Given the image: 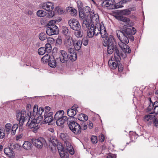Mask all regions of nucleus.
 I'll use <instances>...</instances> for the list:
<instances>
[{
	"instance_id": "f257e3e1",
	"label": "nucleus",
	"mask_w": 158,
	"mask_h": 158,
	"mask_svg": "<svg viewBox=\"0 0 158 158\" xmlns=\"http://www.w3.org/2000/svg\"><path fill=\"white\" fill-rule=\"evenodd\" d=\"M44 111V109L41 107L38 109L37 105H35L34 107L33 112L31 113L32 115V120L31 122L29 127L30 128H39L40 127L39 123L42 119L43 116H42V113Z\"/></svg>"
},
{
	"instance_id": "f03ea898",
	"label": "nucleus",
	"mask_w": 158,
	"mask_h": 158,
	"mask_svg": "<svg viewBox=\"0 0 158 158\" xmlns=\"http://www.w3.org/2000/svg\"><path fill=\"white\" fill-rule=\"evenodd\" d=\"M16 117L17 120L19 121V127L23 125V123L25 121L32 120L33 117L31 115V112L26 113V111L23 110L21 111H18L16 112Z\"/></svg>"
},
{
	"instance_id": "7ed1b4c3",
	"label": "nucleus",
	"mask_w": 158,
	"mask_h": 158,
	"mask_svg": "<svg viewBox=\"0 0 158 158\" xmlns=\"http://www.w3.org/2000/svg\"><path fill=\"white\" fill-rule=\"evenodd\" d=\"M116 43L112 36L106 37L104 40L103 45L104 46H108L107 52L109 54H112L115 46Z\"/></svg>"
},
{
	"instance_id": "20e7f679",
	"label": "nucleus",
	"mask_w": 158,
	"mask_h": 158,
	"mask_svg": "<svg viewBox=\"0 0 158 158\" xmlns=\"http://www.w3.org/2000/svg\"><path fill=\"white\" fill-rule=\"evenodd\" d=\"M119 35H125L128 36L130 35H134L136 33V30L134 27L124 25L121 30H118Z\"/></svg>"
},
{
	"instance_id": "39448f33",
	"label": "nucleus",
	"mask_w": 158,
	"mask_h": 158,
	"mask_svg": "<svg viewBox=\"0 0 158 158\" xmlns=\"http://www.w3.org/2000/svg\"><path fill=\"white\" fill-rule=\"evenodd\" d=\"M40 7L49 12H51V15H49L48 17L51 18L54 15V13L52 11L54 8V4L51 2H45L40 5Z\"/></svg>"
},
{
	"instance_id": "423d86ee",
	"label": "nucleus",
	"mask_w": 158,
	"mask_h": 158,
	"mask_svg": "<svg viewBox=\"0 0 158 158\" xmlns=\"http://www.w3.org/2000/svg\"><path fill=\"white\" fill-rule=\"evenodd\" d=\"M90 7L86 6L84 7L82 11H79V17L81 19H84L85 18H90L89 16L91 15V11Z\"/></svg>"
},
{
	"instance_id": "0eeeda50",
	"label": "nucleus",
	"mask_w": 158,
	"mask_h": 158,
	"mask_svg": "<svg viewBox=\"0 0 158 158\" xmlns=\"http://www.w3.org/2000/svg\"><path fill=\"white\" fill-rule=\"evenodd\" d=\"M68 24L70 28L75 31H78L81 28L79 21L76 19H71L68 21Z\"/></svg>"
},
{
	"instance_id": "6e6552de",
	"label": "nucleus",
	"mask_w": 158,
	"mask_h": 158,
	"mask_svg": "<svg viewBox=\"0 0 158 158\" xmlns=\"http://www.w3.org/2000/svg\"><path fill=\"white\" fill-rule=\"evenodd\" d=\"M89 16L90 18L88 17L87 19H89L90 21H91V23H92V24L97 26L100 25L99 16L98 14H94V11L92 10Z\"/></svg>"
},
{
	"instance_id": "1a4fd4ad",
	"label": "nucleus",
	"mask_w": 158,
	"mask_h": 158,
	"mask_svg": "<svg viewBox=\"0 0 158 158\" xmlns=\"http://www.w3.org/2000/svg\"><path fill=\"white\" fill-rule=\"evenodd\" d=\"M116 34L118 38L120 41V42L118 43V45L120 47H122L123 46V45L124 44H127L128 43L129 39L127 35H119L118 33V31H116Z\"/></svg>"
},
{
	"instance_id": "9d476101",
	"label": "nucleus",
	"mask_w": 158,
	"mask_h": 158,
	"mask_svg": "<svg viewBox=\"0 0 158 158\" xmlns=\"http://www.w3.org/2000/svg\"><path fill=\"white\" fill-rule=\"evenodd\" d=\"M31 141L34 145L37 148H42L43 144L46 142L45 139L42 137H40L38 139H32Z\"/></svg>"
},
{
	"instance_id": "9b49d317",
	"label": "nucleus",
	"mask_w": 158,
	"mask_h": 158,
	"mask_svg": "<svg viewBox=\"0 0 158 158\" xmlns=\"http://www.w3.org/2000/svg\"><path fill=\"white\" fill-rule=\"evenodd\" d=\"M60 62L65 63L68 60V54L66 52L63 50H60L58 52Z\"/></svg>"
},
{
	"instance_id": "f8f14e48",
	"label": "nucleus",
	"mask_w": 158,
	"mask_h": 158,
	"mask_svg": "<svg viewBox=\"0 0 158 158\" xmlns=\"http://www.w3.org/2000/svg\"><path fill=\"white\" fill-rule=\"evenodd\" d=\"M46 33L49 35L51 36L58 34L59 29L57 26L53 27H48L46 30Z\"/></svg>"
},
{
	"instance_id": "ddd939ff",
	"label": "nucleus",
	"mask_w": 158,
	"mask_h": 158,
	"mask_svg": "<svg viewBox=\"0 0 158 158\" xmlns=\"http://www.w3.org/2000/svg\"><path fill=\"white\" fill-rule=\"evenodd\" d=\"M67 123L69 128H77L80 127V125L73 120L72 118H68L67 119Z\"/></svg>"
},
{
	"instance_id": "4468645a",
	"label": "nucleus",
	"mask_w": 158,
	"mask_h": 158,
	"mask_svg": "<svg viewBox=\"0 0 158 158\" xmlns=\"http://www.w3.org/2000/svg\"><path fill=\"white\" fill-rule=\"evenodd\" d=\"M68 54L69 58L71 61H74L77 59V53L76 51L74 50L73 48L69 49Z\"/></svg>"
},
{
	"instance_id": "2eb2a0df",
	"label": "nucleus",
	"mask_w": 158,
	"mask_h": 158,
	"mask_svg": "<svg viewBox=\"0 0 158 158\" xmlns=\"http://www.w3.org/2000/svg\"><path fill=\"white\" fill-rule=\"evenodd\" d=\"M53 114L52 112H49L48 114L44 113V122L45 123H49L48 125H52L53 124L51 123V122L53 120L52 115Z\"/></svg>"
},
{
	"instance_id": "dca6fc26",
	"label": "nucleus",
	"mask_w": 158,
	"mask_h": 158,
	"mask_svg": "<svg viewBox=\"0 0 158 158\" xmlns=\"http://www.w3.org/2000/svg\"><path fill=\"white\" fill-rule=\"evenodd\" d=\"M73 41L71 37L67 36L66 37L64 41L65 46L68 48H72L73 44Z\"/></svg>"
},
{
	"instance_id": "f3484780",
	"label": "nucleus",
	"mask_w": 158,
	"mask_h": 158,
	"mask_svg": "<svg viewBox=\"0 0 158 158\" xmlns=\"http://www.w3.org/2000/svg\"><path fill=\"white\" fill-rule=\"evenodd\" d=\"M65 146L67 150L72 155L74 154V151L73 147L70 143V139L64 142Z\"/></svg>"
},
{
	"instance_id": "a211bd4d",
	"label": "nucleus",
	"mask_w": 158,
	"mask_h": 158,
	"mask_svg": "<svg viewBox=\"0 0 158 158\" xmlns=\"http://www.w3.org/2000/svg\"><path fill=\"white\" fill-rule=\"evenodd\" d=\"M4 151V153L10 158H13L15 156V153L11 148H5Z\"/></svg>"
},
{
	"instance_id": "6ab92c4d",
	"label": "nucleus",
	"mask_w": 158,
	"mask_h": 158,
	"mask_svg": "<svg viewBox=\"0 0 158 158\" xmlns=\"http://www.w3.org/2000/svg\"><path fill=\"white\" fill-rule=\"evenodd\" d=\"M67 117L66 116H64L62 118H60L56 120V125L59 127H60L61 128L64 127V123L65 122Z\"/></svg>"
},
{
	"instance_id": "aec40b11",
	"label": "nucleus",
	"mask_w": 158,
	"mask_h": 158,
	"mask_svg": "<svg viewBox=\"0 0 158 158\" xmlns=\"http://www.w3.org/2000/svg\"><path fill=\"white\" fill-rule=\"evenodd\" d=\"M48 61L49 65L52 68H54L56 65H58L60 62L59 61V59L58 58H57L56 60L54 59H52L51 58Z\"/></svg>"
},
{
	"instance_id": "412c9836",
	"label": "nucleus",
	"mask_w": 158,
	"mask_h": 158,
	"mask_svg": "<svg viewBox=\"0 0 158 158\" xmlns=\"http://www.w3.org/2000/svg\"><path fill=\"white\" fill-rule=\"evenodd\" d=\"M82 19L83 20L82 23V27L85 30H87L88 29H89V27H90L91 26L90 20L89 19H87V18H85Z\"/></svg>"
},
{
	"instance_id": "4be33fe9",
	"label": "nucleus",
	"mask_w": 158,
	"mask_h": 158,
	"mask_svg": "<svg viewBox=\"0 0 158 158\" xmlns=\"http://www.w3.org/2000/svg\"><path fill=\"white\" fill-rule=\"evenodd\" d=\"M115 3L114 0H107L103 1L101 5L103 7H107L114 4Z\"/></svg>"
},
{
	"instance_id": "5701e85b",
	"label": "nucleus",
	"mask_w": 158,
	"mask_h": 158,
	"mask_svg": "<svg viewBox=\"0 0 158 158\" xmlns=\"http://www.w3.org/2000/svg\"><path fill=\"white\" fill-rule=\"evenodd\" d=\"M92 27H94V32L95 35H97L98 34L100 33L102 27L100 25L97 26L96 25H94V24H92Z\"/></svg>"
},
{
	"instance_id": "b1692460",
	"label": "nucleus",
	"mask_w": 158,
	"mask_h": 158,
	"mask_svg": "<svg viewBox=\"0 0 158 158\" xmlns=\"http://www.w3.org/2000/svg\"><path fill=\"white\" fill-rule=\"evenodd\" d=\"M82 44V42L81 41L75 40L73 41V44L75 49L78 50L81 48Z\"/></svg>"
},
{
	"instance_id": "393cba45",
	"label": "nucleus",
	"mask_w": 158,
	"mask_h": 158,
	"mask_svg": "<svg viewBox=\"0 0 158 158\" xmlns=\"http://www.w3.org/2000/svg\"><path fill=\"white\" fill-rule=\"evenodd\" d=\"M64 114V111L63 110H59L57 111L54 116V118L57 120L62 118Z\"/></svg>"
},
{
	"instance_id": "a878e982",
	"label": "nucleus",
	"mask_w": 158,
	"mask_h": 158,
	"mask_svg": "<svg viewBox=\"0 0 158 158\" xmlns=\"http://www.w3.org/2000/svg\"><path fill=\"white\" fill-rule=\"evenodd\" d=\"M77 110L73 109H69L67 110V114L68 116L71 117L74 116L77 114Z\"/></svg>"
},
{
	"instance_id": "bb28decb",
	"label": "nucleus",
	"mask_w": 158,
	"mask_h": 158,
	"mask_svg": "<svg viewBox=\"0 0 158 158\" xmlns=\"http://www.w3.org/2000/svg\"><path fill=\"white\" fill-rule=\"evenodd\" d=\"M127 44H124L123 45V46L122 47H120L125 53H129L130 52L131 50L129 46Z\"/></svg>"
},
{
	"instance_id": "cd10ccee",
	"label": "nucleus",
	"mask_w": 158,
	"mask_h": 158,
	"mask_svg": "<svg viewBox=\"0 0 158 158\" xmlns=\"http://www.w3.org/2000/svg\"><path fill=\"white\" fill-rule=\"evenodd\" d=\"M87 31V36L89 38H92L94 35V27H92V24L91 25V26L90 28L89 29H88Z\"/></svg>"
},
{
	"instance_id": "c85d7f7f",
	"label": "nucleus",
	"mask_w": 158,
	"mask_h": 158,
	"mask_svg": "<svg viewBox=\"0 0 158 158\" xmlns=\"http://www.w3.org/2000/svg\"><path fill=\"white\" fill-rule=\"evenodd\" d=\"M61 158H68V152L64 149L59 152Z\"/></svg>"
},
{
	"instance_id": "c756f323",
	"label": "nucleus",
	"mask_w": 158,
	"mask_h": 158,
	"mask_svg": "<svg viewBox=\"0 0 158 158\" xmlns=\"http://www.w3.org/2000/svg\"><path fill=\"white\" fill-rule=\"evenodd\" d=\"M32 144L31 143L28 141H25L23 145V148L26 150H29L31 148Z\"/></svg>"
},
{
	"instance_id": "7c9ffc66",
	"label": "nucleus",
	"mask_w": 158,
	"mask_h": 158,
	"mask_svg": "<svg viewBox=\"0 0 158 158\" xmlns=\"http://www.w3.org/2000/svg\"><path fill=\"white\" fill-rule=\"evenodd\" d=\"M78 119L81 121H85L88 119V117L83 114H81L78 116Z\"/></svg>"
},
{
	"instance_id": "2f4dec72",
	"label": "nucleus",
	"mask_w": 158,
	"mask_h": 158,
	"mask_svg": "<svg viewBox=\"0 0 158 158\" xmlns=\"http://www.w3.org/2000/svg\"><path fill=\"white\" fill-rule=\"evenodd\" d=\"M60 137L64 142L70 139L69 136L66 134L61 133L60 135Z\"/></svg>"
},
{
	"instance_id": "473e14b6",
	"label": "nucleus",
	"mask_w": 158,
	"mask_h": 158,
	"mask_svg": "<svg viewBox=\"0 0 158 158\" xmlns=\"http://www.w3.org/2000/svg\"><path fill=\"white\" fill-rule=\"evenodd\" d=\"M108 65L110 68L112 69H115L117 68V64L112 60L108 61Z\"/></svg>"
},
{
	"instance_id": "72a5a7b5",
	"label": "nucleus",
	"mask_w": 158,
	"mask_h": 158,
	"mask_svg": "<svg viewBox=\"0 0 158 158\" xmlns=\"http://www.w3.org/2000/svg\"><path fill=\"white\" fill-rule=\"evenodd\" d=\"M155 117L154 115H152V114H150L149 115L145 116L144 118V121L146 122L150 121L153 119ZM150 122V121H149Z\"/></svg>"
},
{
	"instance_id": "f704fd0d",
	"label": "nucleus",
	"mask_w": 158,
	"mask_h": 158,
	"mask_svg": "<svg viewBox=\"0 0 158 158\" xmlns=\"http://www.w3.org/2000/svg\"><path fill=\"white\" fill-rule=\"evenodd\" d=\"M131 10V8L129 9H126L123 10H121L120 11V12L123 15H127L130 14Z\"/></svg>"
},
{
	"instance_id": "c9c22d12",
	"label": "nucleus",
	"mask_w": 158,
	"mask_h": 158,
	"mask_svg": "<svg viewBox=\"0 0 158 158\" xmlns=\"http://www.w3.org/2000/svg\"><path fill=\"white\" fill-rule=\"evenodd\" d=\"M36 14L37 16L39 17H44L46 16L47 13L46 12L43 10H39L36 12Z\"/></svg>"
},
{
	"instance_id": "e433bc0d",
	"label": "nucleus",
	"mask_w": 158,
	"mask_h": 158,
	"mask_svg": "<svg viewBox=\"0 0 158 158\" xmlns=\"http://www.w3.org/2000/svg\"><path fill=\"white\" fill-rule=\"evenodd\" d=\"M45 51L48 53H49L51 52L52 49V47L50 43H48L45 44Z\"/></svg>"
},
{
	"instance_id": "4c0bfd02",
	"label": "nucleus",
	"mask_w": 158,
	"mask_h": 158,
	"mask_svg": "<svg viewBox=\"0 0 158 158\" xmlns=\"http://www.w3.org/2000/svg\"><path fill=\"white\" fill-rule=\"evenodd\" d=\"M68 10L71 15L73 16L76 15L77 13V11L75 9L70 7L69 8Z\"/></svg>"
},
{
	"instance_id": "58836bf2",
	"label": "nucleus",
	"mask_w": 158,
	"mask_h": 158,
	"mask_svg": "<svg viewBox=\"0 0 158 158\" xmlns=\"http://www.w3.org/2000/svg\"><path fill=\"white\" fill-rule=\"evenodd\" d=\"M39 39L41 40H44L47 38V35L44 32L40 33L39 35Z\"/></svg>"
},
{
	"instance_id": "ea45409f",
	"label": "nucleus",
	"mask_w": 158,
	"mask_h": 158,
	"mask_svg": "<svg viewBox=\"0 0 158 158\" xmlns=\"http://www.w3.org/2000/svg\"><path fill=\"white\" fill-rule=\"evenodd\" d=\"M102 28V27L100 33L102 38H105L107 36V35L106 30Z\"/></svg>"
},
{
	"instance_id": "a19ab883",
	"label": "nucleus",
	"mask_w": 158,
	"mask_h": 158,
	"mask_svg": "<svg viewBox=\"0 0 158 158\" xmlns=\"http://www.w3.org/2000/svg\"><path fill=\"white\" fill-rule=\"evenodd\" d=\"M50 59V56L48 53L42 57L41 60L43 62H48Z\"/></svg>"
},
{
	"instance_id": "79ce46f5",
	"label": "nucleus",
	"mask_w": 158,
	"mask_h": 158,
	"mask_svg": "<svg viewBox=\"0 0 158 158\" xmlns=\"http://www.w3.org/2000/svg\"><path fill=\"white\" fill-rule=\"evenodd\" d=\"M46 52L44 47H41L38 50V53L40 55H43Z\"/></svg>"
},
{
	"instance_id": "37998d69",
	"label": "nucleus",
	"mask_w": 158,
	"mask_h": 158,
	"mask_svg": "<svg viewBox=\"0 0 158 158\" xmlns=\"http://www.w3.org/2000/svg\"><path fill=\"white\" fill-rule=\"evenodd\" d=\"M63 33L65 35H67L69 33V31L68 27H64L62 28Z\"/></svg>"
},
{
	"instance_id": "c03bdc74",
	"label": "nucleus",
	"mask_w": 158,
	"mask_h": 158,
	"mask_svg": "<svg viewBox=\"0 0 158 158\" xmlns=\"http://www.w3.org/2000/svg\"><path fill=\"white\" fill-rule=\"evenodd\" d=\"M56 147L59 152L64 149L61 143H58L57 144Z\"/></svg>"
},
{
	"instance_id": "a18cd8bd",
	"label": "nucleus",
	"mask_w": 158,
	"mask_h": 158,
	"mask_svg": "<svg viewBox=\"0 0 158 158\" xmlns=\"http://www.w3.org/2000/svg\"><path fill=\"white\" fill-rule=\"evenodd\" d=\"M91 140L93 144H95L98 142L97 138L96 136H92L91 138Z\"/></svg>"
},
{
	"instance_id": "49530a36",
	"label": "nucleus",
	"mask_w": 158,
	"mask_h": 158,
	"mask_svg": "<svg viewBox=\"0 0 158 158\" xmlns=\"http://www.w3.org/2000/svg\"><path fill=\"white\" fill-rule=\"evenodd\" d=\"M75 135H77L81 133V129H70Z\"/></svg>"
},
{
	"instance_id": "de8ad7c7",
	"label": "nucleus",
	"mask_w": 158,
	"mask_h": 158,
	"mask_svg": "<svg viewBox=\"0 0 158 158\" xmlns=\"http://www.w3.org/2000/svg\"><path fill=\"white\" fill-rule=\"evenodd\" d=\"M56 21L55 20H52L49 21L48 24V27H53L54 26H56L55 25Z\"/></svg>"
},
{
	"instance_id": "09e8293b",
	"label": "nucleus",
	"mask_w": 158,
	"mask_h": 158,
	"mask_svg": "<svg viewBox=\"0 0 158 158\" xmlns=\"http://www.w3.org/2000/svg\"><path fill=\"white\" fill-rule=\"evenodd\" d=\"M75 32L74 33L75 36L77 37H81L82 35V32L81 31H79V30Z\"/></svg>"
},
{
	"instance_id": "8fccbe9b",
	"label": "nucleus",
	"mask_w": 158,
	"mask_h": 158,
	"mask_svg": "<svg viewBox=\"0 0 158 158\" xmlns=\"http://www.w3.org/2000/svg\"><path fill=\"white\" fill-rule=\"evenodd\" d=\"M77 5L79 8V11L82 10V8L83 7V4L81 1H78L77 2Z\"/></svg>"
},
{
	"instance_id": "3c124183",
	"label": "nucleus",
	"mask_w": 158,
	"mask_h": 158,
	"mask_svg": "<svg viewBox=\"0 0 158 158\" xmlns=\"http://www.w3.org/2000/svg\"><path fill=\"white\" fill-rule=\"evenodd\" d=\"M5 135L4 129H0V139L3 138Z\"/></svg>"
},
{
	"instance_id": "603ef678",
	"label": "nucleus",
	"mask_w": 158,
	"mask_h": 158,
	"mask_svg": "<svg viewBox=\"0 0 158 158\" xmlns=\"http://www.w3.org/2000/svg\"><path fill=\"white\" fill-rule=\"evenodd\" d=\"M62 43V41L60 38H58L56 40V46H59L61 45Z\"/></svg>"
},
{
	"instance_id": "864d4df0",
	"label": "nucleus",
	"mask_w": 158,
	"mask_h": 158,
	"mask_svg": "<svg viewBox=\"0 0 158 158\" xmlns=\"http://www.w3.org/2000/svg\"><path fill=\"white\" fill-rule=\"evenodd\" d=\"M19 147V145L18 144H14L12 143L10 145V148L12 149L17 148Z\"/></svg>"
},
{
	"instance_id": "5fc2aeb1",
	"label": "nucleus",
	"mask_w": 158,
	"mask_h": 158,
	"mask_svg": "<svg viewBox=\"0 0 158 158\" xmlns=\"http://www.w3.org/2000/svg\"><path fill=\"white\" fill-rule=\"evenodd\" d=\"M123 7V6L122 5V3L121 2V1L117 3L115 5V7L116 8H122Z\"/></svg>"
},
{
	"instance_id": "6e6d98bb",
	"label": "nucleus",
	"mask_w": 158,
	"mask_h": 158,
	"mask_svg": "<svg viewBox=\"0 0 158 158\" xmlns=\"http://www.w3.org/2000/svg\"><path fill=\"white\" fill-rule=\"evenodd\" d=\"M130 21V20L129 18L124 17H123L122 20H121V21H122L127 23H128Z\"/></svg>"
},
{
	"instance_id": "4d7b16f0",
	"label": "nucleus",
	"mask_w": 158,
	"mask_h": 158,
	"mask_svg": "<svg viewBox=\"0 0 158 158\" xmlns=\"http://www.w3.org/2000/svg\"><path fill=\"white\" fill-rule=\"evenodd\" d=\"M114 58L117 61H120L121 60L120 54L114 55Z\"/></svg>"
},
{
	"instance_id": "13d9d810",
	"label": "nucleus",
	"mask_w": 158,
	"mask_h": 158,
	"mask_svg": "<svg viewBox=\"0 0 158 158\" xmlns=\"http://www.w3.org/2000/svg\"><path fill=\"white\" fill-rule=\"evenodd\" d=\"M105 137L104 135L101 134L99 136V141L101 142H102L104 141Z\"/></svg>"
},
{
	"instance_id": "bf43d9fd",
	"label": "nucleus",
	"mask_w": 158,
	"mask_h": 158,
	"mask_svg": "<svg viewBox=\"0 0 158 158\" xmlns=\"http://www.w3.org/2000/svg\"><path fill=\"white\" fill-rule=\"evenodd\" d=\"M153 123L155 127L158 128V119L156 118L155 119Z\"/></svg>"
},
{
	"instance_id": "052dcab7",
	"label": "nucleus",
	"mask_w": 158,
	"mask_h": 158,
	"mask_svg": "<svg viewBox=\"0 0 158 158\" xmlns=\"http://www.w3.org/2000/svg\"><path fill=\"white\" fill-rule=\"evenodd\" d=\"M50 107L48 106H46L45 107L44 113L48 114L50 110Z\"/></svg>"
},
{
	"instance_id": "680f3d73",
	"label": "nucleus",
	"mask_w": 158,
	"mask_h": 158,
	"mask_svg": "<svg viewBox=\"0 0 158 158\" xmlns=\"http://www.w3.org/2000/svg\"><path fill=\"white\" fill-rule=\"evenodd\" d=\"M47 41L48 43H49L51 44L53 43L54 40L52 38L49 37L48 38Z\"/></svg>"
},
{
	"instance_id": "e2e57ef3",
	"label": "nucleus",
	"mask_w": 158,
	"mask_h": 158,
	"mask_svg": "<svg viewBox=\"0 0 158 158\" xmlns=\"http://www.w3.org/2000/svg\"><path fill=\"white\" fill-rule=\"evenodd\" d=\"M114 55H119L120 54L119 53V52L117 48L116 47V46L114 47Z\"/></svg>"
},
{
	"instance_id": "0e129e2a",
	"label": "nucleus",
	"mask_w": 158,
	"mask_h": 158,
	"mask_svg": "<svg viewBox=\"0 0 158 158\" xmlns=\"http://www.w3.org/2000/svg\"><path fill=\"white\" fill-rule=\"evenodd\" d=\"M154 106L152 103H150L149 105V106L148 107V110H151L152 109Z\"/></svg>"
},
{
	"instance_id": "69168bd1",
	"label": "nucleus",
	"mask_w": 158,
	"mask_h": 158,
	"mask_svg": "<svg viewBox=\"0 0 158 158\" xmlns=\"http://www.w3.org/2000/svg\"><path fill=\"white\" fill-rule=\"evenodd\" d=\"M87 125L89 128H92L93 125L92 122L90 121L87 122Z\"/></svg>"
},
{
	"instance_id": "338daca9",
	"label": "nucleus",
	"mask_w": 158,
	"mask_h": 158,
	"mask_svg": "<svg viewBox=\"0 0 158 158\" xmlns=\"http://www.w3.org/2000/svg\"><path fill=\"white\" fill-rule=\"evenodd\" d=\"M88 41L86 39H83L82 40V43L85 45L86 46L88 44Z\"/></svg>"
},
{
	"instance_id": "774afa93",
	"label": "nucleus",
	"mask_w": 158,
	"mask_h": 158,
	"mask_svg": "<svg viewBox=\"0 0 158 158\" xmlns=\"http://www.w3.org/2000/svg\"><path fill=\"white\" fill-rule=\"evenodd\" d=\"M154 111L155 114H158V106H156L154 108Z\"/></svg>"
}]
</instances>
